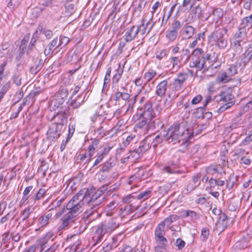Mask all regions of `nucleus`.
Masks as SVG:
<instances>
[{
    "label": "nucleus",
    "instance_id": "e433bc0d",
    "mask_svg": "<svg viewBox=\"0 0 252 252\" xmlns=\"http://www.w3.org/2000/svg\"><path fill=\"white\" fill-rule=\"evenodd\" d=\"M220 100L224 102H231L233 96L228 92H222L220 94Z\"/></svg>",
    "mask_w": 252,
    "mask_h": 252
},
{
    "label": "nucleus",
    "instance_id": "69168bd1",
    "mask_svg": "<svg viewBox=\"0 0 252 252\" xmlns=\"http://www.w3.org/2000/svg\"><path fill=\"white\" fill-rule=\"evenodd\" d=\"M75 130V124L71 123L68 126V138L72 136Z\"/></svg>",
    "mask_w": 252,
    "mask_h": 252
},
{
    "label": "nucleus",
    "instance_id": "20e7f679",
    "mask_svg": "<svg viewBox=\"0 0 252 252\" xmlns=\"http://www.w3.org/2000/svg\"><path fill=\"white\" fill-rule=\"evenodd\" d=\"M88 189H84L80 190L70 200L66 207L63 208L77 217L83 211L85 197H86V190Z\"/></svg>",
    "mask_w": 252,
    "mask_h": 252
},
{
    "label": "nucleus",
    "instance_id": "4c0bfd02",
    "mask_svg": "<svg viewBox=\"0 0 252 252\" xmlns=\"http://www.w3.org/2000/svg\"><path fill=\"white\" fill-rule=\"evenodd\" d=\"M177 36L178 32H177L176 31L169 30L166 32V37L170 41H175Z\"/></svg>",
    "mask_w": 252,
    "mask_h": 252
},
{
    "label": "nucleus",
    "instance_id": "a211bd4d",
    "mask_svg": "<svg viewBox=\"0 0 252 252\" xmlns=\"http://www.w3.org/2000/svg\"><path fill=\"white\" fill-rule=\"evenodd\" d=\"M190 8L191 19L193 20L199 19L202 14V7L199 5H195V4H191Z\"/></svg>",
    "mask_w": 252,
    "mask_h": 252
},
{
    "label": "nucleus",
    "instance_id": "c85d7f7f",
    "mask_svg": "<svg viewBox=\"0 0 252 252\" xmlns=\"http://www.w3.org/2000/svg\"><path fill=\"white\" fill-rule=\"evenodd\" d=\"M166 138L167 139V137L166 134H162L160 133L156 136L154 138H151V140H153V145L154 148L156 147L158 144L161 143L164 139Z\"/></svg>",
    "mask_w": 252,
    "mask_h": 252
},
{
    "label": "nucleus",
    "instance_id": "de8ad7c7",
    "mask_svg": "<svg viewBox=\"0 0 252 252\" xmlns=\"http://www.w3.org/2000/svg\"><path fill=\"white\" fill-rule=\"evenodd\" d=\"M135 137V136L132 134L128 136L126 139V140L123 141L122 144L121 145V146L124 148L126 147L129 144V143L133 140Z\"/></svg>",
    "mask_w": 252,
    "mask_h": 252
},
{
    "label": "nucleus",
    "instance_id": "13d9d810",
    "mask_svg": "<svg viewBox=\"0 0 252 252\" xmlns=\"http://www.w3.org/2000/svg\"><path fill=\"white\" fill-rule=\"evenodd\" d=\"M186 243L184 241L180 238H178L175 243V245L178 249H182L185 246Z\"/></svg>",
    "mask_w": 252,
    "mask_h": 252
},
{
    "label": "nucleus",
    "instance_id": "774afa93",
    "mask_svg": "<svg viewBox=\"0 0 252 252\" xmlns=\"http://www.w3.org/2000/svg\"><path fill=\"white\" fill-rule=\"evenodd\" d=\"M245 35V33L240 31L236 32L234 35V38L237 42H239L242 40V37Z\"/></svg>",
    "mask_w": 252,
    "mask_h": 252
},
{
    "label": "nucleus",
    "instance_id": "f8f14e48",
    "mask_svg": "<svg viewBox=\"0 0 252 252\" xmlns=\"http://www.w3.org/2000/svg\"><path fill=\"white\" fill-rule=\"evenodd\" d=\"M164 228L165 226L163 224L160 223L157 227L155 232L156 241L159 242L162 245H164L165 243L167 242L166 239L164 237Z\"/></svg>",
    "mask_w": 252,
    "mask_h": 252
},
{
    "label": "nucleus",
    "instance_id": "dca6fc26",
    "mask_svg": "<svg viewBox=\"0 0 252 252\" xmlns=\"http://www.w3.org/2000/svg\"><path fill=\"white\" fill-rule=\"evenodd\" d=\"M138 32L139 29L135 26L127 28L124 35L125 40L126 42H130L136 37Z\"/></svg>",
    "mask_w": 252,
    "mask_h": 252
},
{
    "label": "nucleus",
    "instance_id": "ddd939ff",
    "mask_svg": "<svg viewBox=\"0 0 252 252\" xmlns=\"http://www.w3.org/2000/svg\"><path fill=\"white\" fill-rule=\"evenodd\" d=\"M152 111V106L150 104L147 105L145 106V110L143 113V119L140 120L137 124V127L142 128L147 125L149 121L150 113Z\"/></svg>",
    "mask_w": 252,
    "mask_h": 252
},
{
    "label": "nucleus",
    "instance_id": "09e8293b",
    "mask_svg": "<svg viewBox=\"0 0 252 252\" xmlns=\"http://www.w3.org/2000/svg\"><path fill=\"white\" fill-rule=\"evenodd\" d=\"M234 103L231 102H228L227 103H226L225 104L221 106L218 110V113H221L226 110V109H228L229 108L231 107L233 105Z\"/></svg>",
    "mask_w": 252,
    "mask_h": 252
},
{
    "label": "nucleus",
    "instance_id": "c03bdc74",
    "mask_svg": "<svg viewBox=\"0 0 252 252\" xmlns=\"http://www.w3.org/2000/svg\"><path fill=\"white\" fill-rule=\"evenodd\" d=\"M69 41V38L65 36L62 37L59 39L57 38L58 44H59V47H61V48L65 46L68 43Z\"/></svg>",
    "mask_w": 252,
    "mask_h": 252
},
{
    "label": "nucleus",
    "instance_id": "79ce46f5",
    "mask_svg": "<svg viewBox=\"0 0 252 252\" xmlns=\"http://www.w3.org/2000/svg\"><path fill=\"white\" fill-rule=\"evenodd\" d=\"M33 187L32 186H29L27 187L23 191V197L22 198V201H23V203H25L27 200L29 198V193L32 190Z\"/></svg>",
    "mask_w": 252,
    "mask_h": 252
},
{
    "label": "nucleus",
    "instance_id": "f704fd0d",
    "mask_svg": "<svg viewBox=\"0 0 252 252\" xmlns=\"http://www.w3.org/2000/svg\"><path fill=\"white\" fill-rule=\"evenodd\" d=\"M241 65L245 66L250 62L251 63V57L250 56V52L246 51L242 56Z\"/></svg>",
    "mask_w": 252,
    "mask_h": 252
},
{
    "label": "nucleus",
    "instance_id": "5701e85b",
    "mask_svg": "<svg viewBox=\"0 0 252 252\" xmlns=\"http://www.w3.org/2000/svg\"><path fill=\"white\" fill-rule=\"evenodd\" d=\"M151 19H152V17L151 18L149 21L147 22L146 24H145V20L143 19L141 21V24L139 26L137 27L139 29V31L142 35H147L150 32H148V27L149 24H151Z\"/></svg>",
    "mask_w": 252,
    "mask_h": 252
},
{
    "label": "nucleus",
    "instance_id": "f257e3e1",
    "mask_svg": "<svg viewBox=\"0 0 252 252\" xmlns=\"http://www.w3.org/2000/svg\"><path fill=\"white\" fill-rule=\"evenodd\" d=\"M108 185L101 187L97 190L94 188H91L86 190L85 203L90 204V205L84 213V217L89 218L95 213L97 214L96 211L104 199L103 191L106 189V187Z\"/></svg>",
    "mask_w": 252,
    "mask_h": 252
},
{
    "label": "nucleus",
    "instance_id": "b1692460",
    "mask_svg": "<svg viewBox=\"0 0 252 252\" xmlns=\"http://www.w3.org/2000/svg\"><path fill=\"white\" fill-rule=\"evenodd\" d=\"M47 243V242L45 239L41 240L40 241V248L41 250L40 252H55L57 250L59 245H56V243H55L53 246H51L50 248H48L46 250H44L45 247L44 245ZM62 243L60 242L58 244H62Z\"/></svg>",
    "mask_w": 252,
    "mask_h": 252
},
{
    "label": "nucleus",
    "instance_id": "7ed1b4c3",
    "mask_svg": "<svg viewBox=\"0 0 252 252\" xmlns=\"http://www.w3.org/2000/svg\"><path fill=\"white\" fill-rule=\"evenodd\" d=\"M120 222L117 218H113L109 220L102 222L97 227L95 231V235L94 237L96 242L95 244L101 242L104 235L107 233H111L119 227Z\"/></svg>",
    "mask_w": 252,
    "mask_h": 252
},
{
    "label": "nucleus",
    "instance_id": "9b49d317",
    "mask_svg": "<svg viewBox=\"0 0 252 252\" xmlns=\"http://www.w3.org/2000/svg\"><path fill=\"white\" fill-rule=\"evenodd\" d=\"M61 125L57 126L53 124L47 131V136L49 140H53L58 138L63 130Z\"/></svg>",
    "mask_w": 252,
    "mask_h": 252
},
{
    "label": "nucleus",
    "instance_id": "2eb2a0df",
    "mask_svg": "<svg viewBox=\"0 0 252 252\" xmlns=\"http://www.w3.org/2000/svg\"><path fill=\"white\" fill-rule=\"evenodd\" d=\"M169 90L168 92V96L170 98H174L176 96V92L181 90L183 88V85L176 79H174L172 83L169 84Z\"/></svg>",
    "mask_w": 252,
    "mask_h": 252
},
{
    "label": "nucleus",
    "instance_id": "4be33fe9",
    "mask_svg": "<svg viewBox=\"0 0 252 252\" xmlns=\"http://www.w3.org/2000/svg\"><path fill=\"white\" fill-rule=\"evenodd\" d=\"M52 217L51 213H46L40 216L38 219V223L41 227L47 225L49 222V220Z\"/></svg>",
    "mask_w": 252,
    "mask_h": 252
},
{
    "label": "nucleus",
    "instance_id": "49530a36",
    "mask_svg": "<svg viewBox=\"0 0 252 252\" xmlns=\"http://www.w3.org/2000/svg\"><path fill=\"white\" fill-rule=\"evenodd\" d=\"M212 15L216 17L218 19H220L223 16V10L220 8H215L212 11Z\"/></svg>",
    "mask_w": 252,
    "mask_h": 252
},
{
    "label": "nucleus",
    "instance_id": "412c9836",
    "mask_svg": "<svg viewBox=\"0 0 252 252\" xmlns=\"http://www.w3.org/2000/svg\"><path fill=\"white\" fill-rule=\"evenodd\" d=\"M57 42V37L55 38L51 42L48 44L44 50V54L45 56L51 55L54 50L59 47Z\"/></svg>",
    "mask_w": 252,
    "mask_h": 252
},
{
    "label": "nucleus",
    "instance_id": "72a5a7b5",
    "mask_svg": "<svg viewBox=\"0 0 252 252\" xmlns=\"http://www.w3.org/2000/svg\"><path fill=\"white\" fill-rule=\"evenodd\" d=\"M152 191L148 189L142 192H140L137 196V198L138 200H142L144 201L149 198L151 195Z\"/></svg>",
    "mask_w": 252,
    "mask_h": 252
},
{
    "label": "nucleus",
    "instance_id": "9d476101",
    "mask_svg": "<svg viewBox=\"0 0 252 252\" xmlns=\"http://www.w3.org/2000/svg\"><path fill=\"white\" fill-rule=\"evenodd\" d=\"M163 126V124L161 121L158 118H155L152 112L150 113L149 121L146 126V129H154L161 128Z\"/></svg>",
    "mask_w": 252,
    "mask_h": 252
},
{
    "label": "nucleus",
    "instance_id": "a19ab883",
    "mask_svg": "<svg viewBox=\"0 0 252 252\" xmlns=\"http://www.w3.org/2000/svg\"><path fill=\"white\" fill-rule=\"evenodd\" d=\"M210 234V231L208 228L204 227L201 230V240L203 241H206L208 239Z\"/></svg>",
    "mask_w": 252,
    "mask_h": 252
},
{
    "label": "nucleus",
    "instance_id": "338daca9",
    "mask_svg": "<svg viewBox=\"0 0 252 252\" xmlns=\"http://www.w3.org/2000/svg\"><path fill=\"white\" fill-rule=\"evenodd\" d=\"M123 72V70H119L118 72L114 75L113 77V83H117L118 82L119 80L121 78Z\"/></svg>",
    "mask_w": 252,
    "mask_h": 252
},
{
    "label": "nucleus",
    "instance_id": "7c9ffc66",
    "mask_svg": "<svg viewBox=\"0 0 252 252\" xmlns=\"http://www.w3.org/2000/svg\"><path fill=\"white\" fill-rule=\"evenodd\" d=\"M180 219V217L176 215H171L168 217L167 218L164 219L163 221L161 222L165 226V225L169 226L173 222L178 220Z\"/></svg>",
    "mask_w": 252,
    "mask_h": 252
},
{
    "label": "nucleus",
    "instance_id": "3c124183",
    "mask_svg": "<svg viewBox=\"0 0 252 252\" xmlns=\"http://www.w3.org/2000/svg\"><path fill=\"white\" fill-rule=\"evenodd\" d=\"M252 23V16L251 15L249 16L246 17L242 19L241 24L243 27H245L248 26L249 24Z\"/></svg>",
    "mask_w": 252,
    "mask_h": 252
},
{
    "label": "nucleus",
    "instance_id": "680f3d73",
    "mask_svg": "<svg viewBox=\"0 0 252 252\" xmlns=\"http://www.w3.org/2000/svg\"><path fill=\"white\" fill-rule=\"evenodd\" d=\"M12 80L13 82L17 86H19L21 84V77L20 76V74L18 73H15L13 77Z\"/></svg>",
    "mask_w": 252,
    "mask_h": 252
},
{
    "label": "nucleus",
    "instance_id": "473e14b6",
    "mask_svg": "<svg viewBox=\"0 0 252 252\" xmlns=\"http://www.w3.org/2000/svg\"><path fill=\"white\" fill-rule=\"evenodd\" d=\"M38 32H39L40 33L42 32L47 39H50L53 35L52 31L43 28L40 26L38 27L37 30L36 32V34H37Z\"/></svg>",
    "mask_w": 252,
    "mask_h": 252
},
{
    "label": "nucleus",
    "instance_id": "052dcab7",
    "mask_svg": "<svg viewBox=\"0 0 252 252\" xmlns=\"http://www.w3.org/2000/svg\"><path fill=\"white\" fill-rule=\"evenodd\" d=\"M57 96L64 100L68 96L67 89L64 88L61 89L59 94Z\"/></svg>",
    "mask_w": 252,
    "mask_h": 252
},
{
    "label": "nucleus",
    "instance_id": "bb28decb",
    "mask_svg": "<svg viewBox=\"0 0 252 252\" xmlns=\"http://www.w3.org/2000/svg\"><path fill=\"white\" fill-rule=\"evenodd\" d=\"M118 205V202L115 200L112 201L107 206L106 209V215L111 216L114 214L116 207Z\"/></svg>",
    "mask_w": 252,
    "mask_h": 252
},
{
    "label": "nucleus",
    "instance_id": "58836bf2",
    "mask_svg": "<svg viewBox=\"0 0 252 252\" xmlns=\"http://www.w3.org/2000/svg\"><path fill=\"white\" fill-rule=\"evenodd\" d=\"M183 216L184 218L188 217H190L191 218L194 220H196L198 218V215L197 214L192 210H184L183 211Z\"/></svg>",
    "mask_w": 252,
    "mask_h": 252
},
{
    "label": "nucleus",
    "instance_id": "a878e982",
    "mask_svg": "<svg viewBox=\"0 0 252 252\" xmlns=\"http://www.w3.org/2000/svg\"><path fill=\"white\" fill-rule=\"evenodd\" d=\"M206 172L209 174L214 175L215 174H221L222 169L220 165L216 166H210L206 168Z\"/></svg>",
    "mask_w": 252,
    "mask_h": 252
},
{
    "label": "nucleus",
    "instance_id": "1a4fd4ad",
    "mask_svg": "<svg viewBox=\"0 0 252 252\" xmlns=\"http://www.w3.org/2000/svg\"><path fill=\"white\" fill-rule=\"evenodd\" d=\"M227 32V29L226 27L216 26L215 30L209 36L210 39H213L215 42L224 37Z\"/></svg>",
    "mask_w": 252,
    "mask_h": 252
},
{
    "label": "nucleus",
    "instance_id": "603ef678",
    "mask_svg": "<svg viewBox=\"0 0 252 252\" xmlns=\"http://www.w3.org/2000/svg\"><path fill=\"white\" fill-rule=\"evenodd\" d=\"M168 52V51L166 49H163L159 52H158L156 54V58L158 60H161L167 56Z\"/></svg>",
    "mask_w": 252,
    "mask_h": 252
},
{
    "label": "nucleus",
    "instance_id": "0eeeda50",
    "mask_svg": "<svg viewBox=\"0 0 252 252\" xmlns=\"http://www.w3.org/2000/svg\"><path fill=\"white\" fill-rule=\"evenodd\" d=\"M70 115L69 108L68 107H61L53 119L55 121L54 125L57 126L61 125L63 129L64 125L67 123V119Z\"/></svg>",
    "mask_w": 252,
    "mask_h": 252
},
{
    "label": "nucleus",
    "instance_id": "2f4dec72",
    "mask_svg": "<svg viewBox=\"0 0 252 252\" xmlns=\"http://www.w3.org/2000/svg\"><path fill=\"white\" fill-rule=\"evenodd\" d=\"M156 74V71L153 70H149L148 72H146L144 75V78L146 80V82L144 84V86H142V88H144L145 86H146L148 82L154 78Z\"/></svg>",
    "mask_w": 252,
    "mask_h": 252
},
{
    "label": "nucleus",
    "instance_id": "c756f323",
    "mask_svg": "<svg viewBox=\"0 0 252 252\" xmlns=\"http://www.w3.org/2000/svg\"><path fill=\"white\" fill-rule=\"evenodd\" d=\"M46 190L42 188L40 189L37 192L32 194L30 198L32 201L35 202L36 201L40 200L44 196Z\"/></svg>",
    "mask_w": 252,
    "mask_h": 252
},
{
    "label": "nucleus",
    "instance_id": "ea45409f",
    "mask_svg": "<svg viewBox=\"0 0 252 252\" xmlns=\"http://www.w3.org/2000/svg\"><path fill=\"white\" fill-rule=\"evenodd\" d=\"M220 49H225L227 45V40L224 37L215 42Z\"/></svg>",
    "mask_w": 252,
    "mask_h": 252
},
{
    "label": "nucleus",
    "instance_id": "f3484780",
    "mask_svg": "<svg viewBox=\"0 0 252 252\" xmlns=\"http://www.w3.org/2000/svg\"><path fill=\"white\" fill-rule=\"evenodd\" d=\"M152 136L146 137L141 143L137 149V151L140 155H143L147 150H148L151 146L150 142L151 141Z\"/></svg>",
    "mask_w": 252,
    "mask_h": 252
},
{
    "label": "nucleus",
    "instance_id": "0e129e2a",
    "mask_svg": "<svg viewBox=\"0 0 252 252\" xmlns=\"http://www.w3.org/2000/svg\"><path fill=\"white\" fill-rule=\"evenodd\" d=\"M56 98L55 99V101L53 102L54 104V106L57 108H59L60 107H61L62 105L64 102V100H63V98H61L58 96H56Z\"/></svg>",
    "mask_w": 252,
    "mask_h": 252
},
{
    "label": "nucleus",
    "instance_id": "c9c22d12",
    "mask_svg": "<svg viewBox=\"0 0 252 252\" xmlns=\"http://www.w3.org/2000/svg\"><path fill=\"white\" fill-rule=\"evenodd\" d=\"M230 76L227 74V72L222 73L218 75L216 81L218 83H226L230 80Z\"/></svg>",
    "mask_w": 252,
    "mask_h": 252
},
{
    "label": "nucleus",
    "instance_id": "cd10ccee",
    "mask_svg": "<svg viewBox=\"0 0 252 252\" xmlns=\"http://www.w3.org/2000/svg\"><path fill=\"white\" fill-rule=\"evenodd\" d=\"M35 207L32 206H30L26 208L20 213L21 217L23 220L28 219L31 214L33 212Z\"/></svg>",
    "mask_w": 252,
    "mask_h": 252
},
{
    "label": "nucleus",
    "instance_id": "8fccbe9b",
    "mask_svg": "<svg viewBox=\"0 0 252 252\" xmlns=\"http://www.w3.org/2000/svg\"><path fill=\"white\" fill-rule=\"evenodd\" d=\"M201 177L200 173H197L196 174H195L193 176L192 180L190 181L193 184L195 185V186H197V187L200 185V179Z\"/></svg>",
    "mask_w": 252,
    "mask_h": 252
},
{
    "label": "nucleus",
    "instance_id": "6ab92c4d",
    "mask_svg": "<svg viewBox=\"0 0 252 252\" xmlns=\"http://www.w3.org/2000/svg\"><path fill=\"white\" fill-rule=\"evenodd\" d=\"M195 31V29L192 26L185 25L183 27L181 35L183 39H189L191 38L194 34Z\"/></svg>",
    "mask_w": 252,
    "mask_h": 252
},
{
    "label": "nucleus",
    "instance_id": "39448f33",
    "mask_svg": "<svg viewBox=\"0 0 252 252\" xmlns=\"http://www.w3.org/2000/svg\"><path fill=\"white\" fill-rule=\"evenodd\" d=\"M190 58L189 66L190 67H194L198 70H201L204 67L205 59L202 49H194L190 56Z\"/></svg>",
    "mask_w": 252,
    "mask_h": 252
},
{
    "label": "nucleus",
    "instance_id": "a18cd8bd",
    "mask_svg": "<svg viewBox=\"0 0 252 252\" xmlns=\"http://www.w3.org/2000/svg\"><path fill=\"white\" fill-rule=\"evenodd\" d=\"M189 75L186 73H180L178 75V78L175 79L178 82H180L182 85H183L185 81L188 79Z\"/></svg>",
    "mask_w": 252,
    "mask_h": 252
},
{
    "label": "nucleus",
    "instance_id": "5fc2aeb1",
    "mask_svg": "<svg viewBox=\"0 0 252 252\" xmlns=\"http://www.w3.org/2000/svg\"><path fill=\"white\" fill-rule=\"evenodd\" d=\"M205 59L209 63H212L216 61L217 56H216L215 53H213L212 55L211 54H207L206 57H205Z\"/></svg>",
    "mask_w": 252,
    "mask_h": 252
},
{
    "label": "nucleus",
    "instance_id": "aec40b11",
    "mask_svg": "<svg viewBox=\"0 0 252 252\" xmlns=\"http://www.w3.org/2000/svg\"><path fill=\"white\" fill-rule=\"evenodd\" d=\"M182 60L181 56L172 55L168 61L172 66L171 69L176 71L178 70L180 68Z\"/></svg>",
    "mask_w": 252,
    "mask_h": 252
},
{
    "label": "nucleus",
    "instance_id": "4d7b16f0",
    "mask_svg": "<svg viewBox=\"0 0 252 252\" xmlns=\"http://www.w3.org/2000/svg\"><path fill=\"white\" fill-rule=\"evenodd\" d=\"M137 151V149L134 150L133 151H130L129 152L130 155L127 157V158H130V157L133 158H135V159L140 158L143 155L139 154Z\"/></svg>",
    "mask_w": 252,
    "mask_h": 252
},
{
    "label": "nucleus",
    "instance_id": "6e6d98bb",
    "mask_svg": "<svg viewBox=\"0 0 252 252\" xmlns=\"http://www.w3.org/2000/svg\"><path fill=\"white\" fill-rule=\"evenodd\" d=\"M95 150V149H94V147L89 146L88 147V150L86 153L87 157H88V160L90 161L91 159L92 156L94 154Z\"/></svg>",
    "mask_w": 252,
    "mask_h": 252
},
{
    "label": "nucleus",
    "instance_id": "864d4df0",
    "mask_svg": "<svg viewBox=\"0 0 252 252\" xmlns=\"http://www.w3.org/2000/svg\"><path fill=\"white\" fill-rule=\"evenodd\" d=\"M226 72L230 77L232 76H234L237 73L236 66L235 65L230 66L227 69Z\"/></svg>",
    "mask_w": 252,
    "mask_h": 252
},
{
    "label": "nucleus",
    "instance_id": "6e6552de",
    "mask_svg": "<svg viewBox=\"0 0 252 252\" xmlns=\"http://www.w3.org/2000/svg\"><path fill=\"white\" fill-rule=\"evenodd\" d=\"M233 221V219L229 218L224 213H221L216 224V229L220 232L224 230Z\"/></svg>",
    "mask_w": 252,
    "mask_h": 252
},
{
    "label": "nucleus",
    "instance_id": "393cba45",
    "mask_svg": "<svg viewBox=\"0 0 252 252\" xmlns=\"http://www.w3.org/2000/svg\"><path fill=\"white\" fill-rule=\"evenodd\" d=\"M116 163V160L114 158H110L103 164L101 171L102 172H108L112 168Z\"/></svg>",
    "mask_w": 252,
    "mask_h": 252
},
{
    "label": "nucleus",
    "instance_id": "bf43d9fd",
    "mask_svg": "<svg viewBox=\"0 0 252 252\" xmlns=\"http://www.w3.org/2000/svg\"><path fill=\"white\" fill-rule=\"evenodd\" d=\"M228 209L230 211H236L238 209L237 203L233 201H231L228 204Z\"/></svg>",
    "mask_w": 252,
    "mask_h": 252
},
{
    "label": "nucleus",
    "instance_id": "e2e57ef3",
    "mask_svg": "<svg viewBox=\"0 0 252 252\" xmlns=\"http://www.w3.org/2000/svg\"><path fill=\"white\" fill-rule=\"evenodd\" d=\"M181 27V22L179 21H176L171 25V30L176 31L178 32V30Z\"/></svg>",
    "mask_w": 252,
    "mask_h": 252
},
{
    "label": "nucleus",
    "instance_id": "4468645a",
    "mask_svg": "<svg viewBox=\"0 0 252 252\" xmlns=\"http://www.w3.org/2000/svg\"><path fill=\"white\" fill-rule=\"evenodd\" d=\"M169 79H165L161 81L156 86V94L160 97L163 96L167 90L169 88Z\"/></svg>",
    "mask_w": 252,
    "mask_h": 252
},
{
    "label": "nucleus",
    "instance_id": "f03ea898",
    "mask_svg": "<svg viewBox=\"0 0 252 252\" xmlns=\"http://www.w3.org/2000/svg\"><path fill=\"white\" fill-rule=\"evenodd\" d=\"M185 123L182 122L175 124L168 128L166 135L169 143L176 144L182 142V144L188 140L190 132L188 129L185 128Z\"/></svg>",
    "mask_w": 252,
    "mask_h": 252
},
{
    "label": "nucleus",
    "instance_id": "37998d69",
    "mask_svg": "<svg viewBox=\"0 0 252 252\" xmlns=\"http://www.w3.org/2000/svg\"><path fill=\"white\" fill-rule=\"evenodd\" d=\"M43 63V61L42 59H39L38 63L36 65V66H32L31 68V72L32 73L36 74L41 69Z\"/></svg>",
    "mask_w": 252,
    "mask_h": 252
},
{
    "label": "nucleus",
    "instance_id": "423d86ee",
    "mask_svg": "<svg viewBox=\"0 0 252 252\" xmlns=\"http://www.w3.org/2000/svg\"><path fill=\"white\" fill-rule=\"evenodd\" d=\"M56 216L57 218L62 216V224L59 227L61 229H67L70 227V225L75 221L77 217L72 214L67 212L63 208H60L56 214Z\"/></svg>",
    "mask_w": 252,
    "mask_h": 252
}]
</instances>
